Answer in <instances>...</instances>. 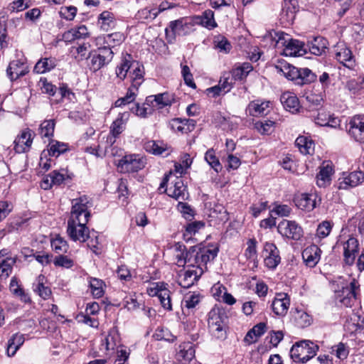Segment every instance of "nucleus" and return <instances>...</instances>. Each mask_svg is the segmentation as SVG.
Wrapping results in <instances>:
<instances>
[{"label":"nucleus","instance_id":"nucleus-42","mask_svg":"<svg viewBox=\"0 0 364 364\" xmlns=\"http://www.w3.org/2000/svg\"><path fill=\"white\" fill-rule=\"evenodd\" d=\"M125 40L124 35L121 32H114L104 36L103 47H109L112 50L113 48L121 45Z\"/></svg>","mask_w":364,"mask_h":364},{"label":"nucleus","instance_id":"nucleus-44","mask_svg":"<svg viewBox=\"0 0 364 364\" xmlns=\"http://www.w3.org/2000/svg\"><path fill=\"white\" fill-rule=\"evenodd\" d=\"M101 28L104 31H108L115 25V16L113 13L109 11H105L100 14L98 18Z\"/></svg>","mask_w":364,"mask_h":364},{"label":"nucleus","instance_id":"nucleus-7","mask_svg":"<svg viewBox=\"0 0 364 364\" xmlns=\"http://www.w3.org/2000/svg\"><path fill=\"white\" fill-rule=\"evenodd\" d=\"M360 284L358 281L353 279L349 285L344 287L341 290L336 292L337 302L346 307H352L359 299Z\"/></svg>","mask_w":364,"mask_h":364},{"label":"nucleus","instance_id":"nucleus-22","mask_svg":"<svg viewBox=\"0 0 364 364\" xmlns=\"http://www.w3.org/2000/svg\"><path fill=\"white\" fill-rule=\"evenodd\" d=\"M27 66L23 58L13 60L10 62L6 73L11 80H14L27 73Z\"/></svg>","mask_w":364,"mask_h":364},{"label":"nucleus","instance_id":"nucleus-15","mask_svg":"<svg viewBox=\"0 0 364 364\" xmlns=\"http://www.w3.org/2000/svg\"><path fill=\"white\" fill-rule=\"evenodd\" d=\"M321 198L316 193H301L294 198L295 205L301 210L310 212L321 203Z\"/></svg>","mask_w":364,"mask_h":364},{"label":"nucleus","instance_id":"nucleus-11","mask_svg":"<svg viewBox=\"0 0 364 364\" xmlns=\"http://www.w3.org/2000/svg\"><path fill=\"white\" fill-rule=\"evenodd\" d=\"M146 164L145 159L138 154L124 156L118 163L117 167L120 172L132 173L142 169Z\"/></svg>","mask_w":364,"mask_h":364},{"label":"nucleus","instance_id":"nucleus-24","mask_svg":"<svg viewBox=\"0 0 364 364\" xmlns=\"http://www.w3.org/2000/svg\"><path fill=\"white\" fill-rule=\"evenodd\" d=\"M33 142V134L30 129L24 130L14 141V149L18 153L28 151Z\"/></svg>","mask_w":364,"mask_h":364},{"label":"nucleus","instance_id":"nucleus-37","mask_svg":"<svg viewBox=\"0 0 364 364\" xmlns=\"http://www.w3.org/2000/svg\"><path fill=\"white\" fill-rule=\"evenodd\" d=\"M327 41L320 36L316 37L309 42L308 47L311 53L315 55H321L327 48Z\"/></svg>","mask_w":364,"mask_h":364},{"label":"nucleus","instance_id":"nucleus-62","mask_svg":"<svg viewBox=\"0 0 364 364\" xmlns=\"http://www.w3.org/2000/svg\"><path fill=\"white\" fill-rule=\"evenodd\" d=\"M42 92L53 96L57 90V87L51 82H48L46 77H41L39 82Z\"/></svg>","mask_w":364,"mask_h":364},{"label":"nucleus","instance_id":"nucleus-58","mask_svg":"<svg viewBox=\"0 0 364 364\" xmlns=\"http://www.w3.org/2000/svg\"><path fill=\"white\" fill-rule=\"evenodd\" d=\"M200 301V295L197 293L188 294L184 296L182 306L187 309L194 308Z\"/></svg>","mask_w":364,"mask_h":364},{"label":"nucleus","instance_id":"nucleus-17","mask_svg":"<svg viewBox=\"0 0 364 364\" xmlns=\"http://www.w3.org/2000/svg\"><path fill=\"white\" fill-rule=\"evenodd\" d=\"M264 265L270 269H275L281 262L279 251L272 242H265L264 245Z\"/></svg>","mask_w":364,"mask_h":364},{"label":"nucleus","instance_id":"nucleus-61","mask_svg":"<svg viewBox=\"0 0 364 364\" xmlns=\"http://www.w3.org/2000/svg\"><path fill=\"white\" fill-rule=\"evenodd\" d=\"M113 150H114V148L111 146V149H110L109 145V146H106L104 151L101 150L100 145H99L97 146V149L95 147H92V146L86 148V152L90 153L93 155H95L97 156H100V157H102L103 156H105L108 154L114 155V153L113 152Z\"/></svg>","mask_w":364,"mask_h":364},{"label":"nucleus","instance_id":"nucleus-20","mask_svg":"<svg viewBox=\"0 0 364 364\" xmlns=\"http://www.w3.org/2000/svg\"><path fill=\"white\" fill-rule=\"evenodd\" d=\"M203 270L200 268L188 269L178 274V283L183 288H189L200 278Z\"/></svg>","mask_w":364,"mask_h":364},{"label":"nucleus","instance_id":"nucleus-35","mask_svg":"<svg viewBox=\"0 0 364 364\" xmlns=\"http://www.w3.org/2000/svg\"><path fill=\"white\" fill-rule=\"evenodd\" d=\"M134 61L132 60L131 55H127V57L124 58L116 68L117 77L120 80H124L127 74L129 75L131 66H132Z\"/></svg>","mask_w":364,"mask_h":364},{"label":"nucleus","instance_id":"nucleus-32","mask_svg":"<svg viewBox=\"0 0 364 364\" xmlns=\"http://www.w3.org/2000/svg\"><path fill=\"white\" fill-rule=\"evenodd\" d=\"M46 277L41 274L33 284V290L43 299H48L51 295V289L45 286Z\"/></svg>","mask_w":364,"mask_h":364},{"label":"nucleus","instance_id":"nucleus-28","mask_svg":"<svg viewBox=\"0 0 364 364\" xmlns=\"http://www.w3.org/2000/svg\"><path fill=\"white\" fill-rule=\"evenodd\" d=\"M144 69L143 65L134 60L132 63L129 75L132 82L131 86L138 89L144 81Z\"/></svg>","mask_w":364,"mask_h":364},{"label":"nucleus","instance_id":"nucleus-53","mask_svg":"<svg viewBox=\"0 0 364 364\" xmlns=\"http://www.w3.org/2000/svg\"><path fill=\"white\" fill-rule=\"evenodd\" d=\"M294 321L299 328L309 326L311 323V317L305 311H297L294 315Z\"/></svg>","mask_w":364,"mask_h":364},{"label":"nucleus","instance_id":"nucleus-51","mask_svg":"<svg viewBox=\"0 0 364 364\" xmlns=\"http://www.w3.org/2000/svg\"><path fill=\"white\" fill-rule=\"evenodd\" d=\"M257 242L255 238H250L247 242V248L245 251V255L247 259L255 262L257 259Z\"/></svg>","mask_w":364,"mask_h":364},{"label":"nucleus","instance_id":"nucleus-2","mask_svg":"<svg viewBox=\"0 0 364 364\" xmlns=\"http://www.w3.org/2000/svg\"><path fill=\"white\" fill-rule=\"evenodd\" d=\"M275 68L277 73L283 75L287 79L300 85L311 83L317 78L316 75L310 69L298 68L287 62H279Z\"/></svg>","mask_w":364,"mask_h":364},{"label":"nucleus","instance_id":"nucleus-63","mask_svg":"<svg viewBox=\"0 0 364 364\" xmlns=\"http://www.w3.org/2000/svg\"><path fill=\"white\" fill-rule=\"evenodd\" d=\"M53 264L57 267H62L65 268H70L73 266L74 262L68 256L62 254L55 257Z\"/></svg>","mask_w":364,"mask_h":364},{"label":"nucleus","instance_id":"nucleus-54","mask_svg":"<svg viewBox=\"0 0 364 364\" xmlns=\"http://www.w3.org/2000/svg\"><path fill=\"white\" fill-rule=\"evenodd\" d=\"M333 223L328 220H324L319 223L316 229V235L321 239L329 235L331 232Z\"/></svg>","mask_w":364,"mask_h":364},{"label":"nucleus","instance_id":"nucleus-30","mask_svg":"<svg viewBox=\"0 0 364 364\" xmlns=\"http://www.w3.org/2000/svg\"><path fill=\"white\" fill-rule=\"evenodd\" d=\"M58 64V60L53 57L41 58L33 68V72L43 74L54 69Z\"/></svg>","mask_w":364,"mask_h":364},{"label":"nucleus","instance_id":"nucleus-52","mask_svg":"<svg viewBox=\"0 0 364 364\" xmlns=\"http://www.w3.org/2000/svg\"><path fill=\"white\" fill-rule=\"evenodd\" d=\"M214 46L220 52L228 53L230 52L232 46L227 38L223 36H217L214 38L213 41Z\"/></svg>","mask_w":364,"mask_h":364},{"label":"nucleus","instance_id":"nucleus-36","mask_svg":"<svg viewBox=\"0 0 364 364\" xmlns=\"http://www.w3.org/2000/svg\"><path fill=\"white\" fill-rule=\"evenodd\" d=\"M295 144L303 154H312L314 151V143L307 136H298L295 141Z\"/></svg>","mask_w":364,"mask_h":364},{"label":"nucleus","instance_id":"nucleus-39","mask_svg":"<svg viewBox=\"0 0 364 364\" xmlns=\"http://www.w3.org/2000/svg\"><path fill=\"white\" fill-rule=\"evenodd\" d=\"M23 336L21 334L16 333L8 341L6 353L8 356H14L18 348L24 343Z\"/></svg>","mask_w":364,"mask_h":364},{"label":"nucleus","instance_id":"nucleus-4","mask_svg":"<svg viewBox=\"0 0 364 364\" xmlns=\"http://www.w3.org/2000/svg\"><path fill=\"white\" fill-rule=\"evenodd\" d=\"M318 346L309 340H303L294 344L290 350V357L295 363H305L314 358Z\"/></svg>","mask_w":364,"mask_h":364},{"label":"nucleus","instance_id":"nucleus-34","mask_svg":"<svg viewBox=\"0 0 364 364\" xmlns=\"http://www.w3.org/2000/svg\"><path fill=\"white\" fill-rule=\"evenodd\" d=\"M15 259L0 252V277L6 278L11 274Z\"/></svg>","mask_w":364,"mask_h":364},{"label":"nucleus","instance_id":"nucleus-60","mask_svg":"<svg viewBox=\"0 0 364 364\" xmlns=\"http://www.w3.org/2000/svg\"><path fill=\"white\" fill-rule=\"evenodd\" d=\"M291 212V208L288 205L275 203L270 213L274 214V216L287 217L290 215Z\"/></svg>","mask_w":364,"mask_h":364},{"label":"nucleus","instance_id":"nucleus-1","mask_svg":"<svg viewBox=\"0 0 364 364\" xmlns=\"http://www.w3.org/2000/svg\"><path fill=\"white\" fill-rule=\"evenodd\" d=\"M88 199L84 196L72 200V210L70 217L68 220L67 232L70 239L75 242H85L91 238L87 245L90 248H96L98 244L96 232L92 235L86 226L90 213L87 209Z\"/></svg>","mask_w":364,"mask_h":364},{"label":"nucleus","instance_id":"nucleus-59","mask_svg":"<svg viewBox=\"0 0 364 364\" xmlns=\"http://www.w3.org/2000/svg\"><path fill=\"white\" fill-rule=\"evenodd\" d=\"M156 340H164L168 342H173L176 337L166 328H158L153 335Z\"/></svg>","mask_w":364,"mask_h":364},{"label":"nucleus","instance_id":"nucleus-12","mask_svg":"<svg viewBox=\"0 0 364 364\" xmlns=\"http://www.w3.org/2000/svg\"><path fill=\"white\" fill-rule=\"evenodd\" d=\"M147 293L151 296H157L164 309L171 311L172 309L171 302V292L167 289V284L156 282L154 287L147 289Z\"/></svg>","mask_w":364,"mask_h":364},{"label":"nucleus","instance_id":"nucleus-21","mask_svg":"<svg viewBox=\"0 0 364 364\" xmlns=\"http://www.w3.org/2000/svg\"><path fill=\"white\" fill-rule=\"evenodd\" d=\"M290 306V299L285 293L276 294L272 303V309L273 312L279 316H284L287 314Z\"/></svg>","mask_w":364,"mask_h":364},{"label":"nucleus","instance_id":"nucleus-10","mask_svg":"<svg viewBox=\"0 0 364 364\" xmlns=\"http://www.w3.org/2000/svg\"><path fill=\"white\" fill-rule=\"evenodd\" d=\"M191 24L187 19L180 18L171 21L168 27L165 29L166 40L169 43H172L176 36H186L190 33Z\"/></svg>","mask_w":364,"mask_h":364},{"label":"nucleus","instance_id":"nucleus-31","mask_svg":"<svg viewBox=\"0 0 364 364\" xmlns=\"http://www.w3.org/2000/svg\"><path fill=\"white\" fill-rule=\"evenodd\" d=\"M269 101L254 100L248 105L247 111L253 117L266 114L269 112Z\"/></svg>","mask_w":364,"mask_h":364},{"label":"nucleus","instance_id":"nucleus-46","mask_svg":"<svg viewBox=\"0 0 364 364\" xmlns=\"http://www.w3.org/2000/svg\"><path fill=\"white\" fill-rule=\"evenodd\" d=\"M153 110L154 109L151 103H149L148 105L146 104V100L144 104L139 105V103H136L131 108V111L136 116L144 118L146 117L149 114H151Z\"/></svg>","mask_w":364,"mask_h":364},{"label":"nucleus","instance_id":"nucleus-18","mask_svg":"<svg viewBox=\"0 0 364 364\" xmlns=\"http://www.w3.org/2000/svg\"><path fill=\"white\" fill-rule=\"evenodd\" d=\"M128 117L129 114L127 112L119 114L117 118L112 122L110 127V134L107 136L106 141V143L110 147H112L116 141V137L124 130Z\"/></svg>","mask_w":364,"mask_h":364},{"label":"nucleus","instance_id":"nucleus-19","mask_svg":"<svg viewBox=\"0 0 364 364\" xmlns=\"http://www.w3.org/2000/svg\"><path fill=\"white\" fill-rule=\"evenodd\" d=\"M343 262L347 265H352L355 262L356 255L359 250L358 240L355 237H350L343 242Z\"/></svg>","mask_w":364,"mask_h":364},{"label":"nucleus","instance_id":"nucleus-38","mask_svg":"<svg viewBox=\"0 0 364 364\" xmlns=\"http://www.w3.org/2000/svg\"><path fill=\"white\" fill-rule=\"evenodd\" d=\"M252 69L253 68L250 63H244L241 65L233 68L230 74L235 82L237 80L242 81L247 77Z\"/></svg>","mask_w":364,"mask_h":364},{"label":"nucleus","instance_id":"nucleus-25","mask_svg":"<svg viewBox=\"0 0 364 364\" xmlns=\"http://www.w3.org/2000/svg\"><path fill=\"white\" fill-rule=\"evenodd\" d=\"M321 250L316 245H312L305 248L302 252V258L306 266L315 267L320 260Z\"/></svg>","mask_w":364,"mask_h":364},{"label":"nucleus","instance_id":"nucleus-50","mask_svg":"<svg viewBox=\"0 0 364 364\" xmlns=\"http://www.w3.org/2000/svg\"><path fill=\"white\" fill-rule=\"evenodd\" d=\"M55 121L53 119H48L43 121L39 128V133L42 137L53 136L55 129Z\"/></svg>","mask_w":364,"mask_h":364},{"label":"nucleus","instance_id":"nucleus-9","mask_svg":"<svg viewBox=\"0 0 364 364\" xmlns=\"http://www.w3.org/2000/svg\"><path fill=\"white\" fill-rule=\"evenodd\" d=\"M225 313L219 309H213L208 314V328L210 332L217 338H223L225 336Z\"/></svg>","mask_w":364,"mask_h":364},{"label":"nucleus","instance_id":"nucleus-14","mask_svg":"<svg viewBox=\"0 0 364 364\" xmlns=\"http://www.w3.org/2000/svg\"><path fill=\"white\" fill-rule=\"evenodd\" d=\"M278 232L288 239L299 240L303 235V230L295 221L283 220L277 226Z\"/></svg>","mask_w":364,"mask_h":364},{"label":"nucleus","instance_id":"nucleus-5","mask_svg":"<svg viewBox=\"0 0 364 364\" xmlns=\"http://www.w3.org/2000/svg\"><path fill=\"white\" fill-rule=\"evenodd\" d=\"M276 46L283 47L282 53L285 56H301L306 53L305 45L303 42L289 38V35L284 33L278 34V40Z\"/></svg>","mask_w":364,"mask_h":364},{"label":"nucleus","instance_id":"nucleus-6","mask_svg":"<svg viewBox=\"0 0 364 364\" xmlns=\"http://www.w3.org/2000/svg\"><path fill=\"white\" fill-rule=\"evenodd\" d=\"M168 176H166L159 188L160 191L166 188L162 192L166 193L168 196L177 200H185L188 198V192L181 178L176 177L168 186Z\"/></svg>","mask_w":364,"mask_h":364},{"label":"nucleus","instance_id":"nucleus-57","mask_svg":"<svg viewBox=\"0 0 364 364\" xmlns=\"http://www.w3.org/2000/svg\"><path fill=\"white\" fill-rule=\"evenodd\" d=\"M51 247L53 250L58 254L65 253L68 249V245L67 242L60 237H56L51 241Z\"/></svg>","mask_w":364,"mask_h":364},{"label":"nucleus","instance_id":"nucleus-3","mask_svg":"<svg viewBox=\"0 0 364 364\" xmlns=\"http://www.w3.org/2000/svg\"><path fill=\"white\" fill-rule=\"evenodd\" d=\"M218 252L217 248L191 247L186 252V257H188L186 264L191 267V269L200 268L203 271V267H205L208 262L214 259L218 255Z\"/></svg>","mask_w":364,"mask_h":364},{"label":"nucleus","instance_id":"nucleus-23","mask_svg":"<svg viewBox=\"0 0 364 364\" xmlns=\"http://www.w3.org/2000/svg\"><path fill=\"white\" fill-rule=\"evenodd\" d=\"M364 181V173L362 171H353L347 176L339 178L338 188L348 189L354 188Z\"/></svg>","mask_w":364,"mask_h":364},{"label":"nucleus","instance_id":"nucleus-29","mask_svg":"<svg viewBox=\"0 0 364 364\" xmlns=\"http://www.w3.org/2000/svg\"><path fill=\"white\" fill-rule=\"evenodd\" d=\"M297 8L292 0L285 2L280 14V20L282 23L291 24L294 22Z\"/></svg>","mask_w":364,"mask_h":364},{"label":"nucleus","instance_id":"nucleus-49","mask_svg":"<svg viewBox=\"0 0 364 364\" xmlns=\"http://www.w3.org/2000/svg\"><path fill=\"white\" fill-rule=\"evenodd\" d=\"M138 91L137 88H134V87H130L126 95L123 97L119 98L115 102L114 105L115 107H122L128 104H130L131 102H134L136 96V92Z\"/></svg>","mask_w":364,"mask_h":364},{"label":"nucleus","instance_id":"nucleus-27","mask_svg":"<svg viewBox=\"0 0 364 364\" xmlns=\"http://www.w3.org/2000/svg\"><path fill=\"white\" fill-rule=\"evenodd\" d=\"M280 101L284 108L292 114L296 113L299 110V100L292 92H284L280 97Z\"/></svg>","mask_w":364,"mask_h":364},{"label":"nucleus","instance_id":"nucleus-8","mask_svg":"<svg viewBox=\"0 0 364 364\" xmlns=\"http://www.w3.org/2000/svg\"><path fill=\"white\" fill-rule=\"evenodd\" d=\"M114 52L109 47H100L90 54V70L97 72L107 65L113 59Z\"/></svg>","mask_w":364,"mask_h":364},{"label":"nucleus","instance_id":"nucleus-33","mask_svg":"<svg viewBox=\"0 0 364 364\" xmlns=\"http://www.w3.org/2000/svg\"><path fill=\"white\" fill-rule=\"evenodd\" d=\"M144 149L152 154L162 155L168 150V146L163 141L149 140L144 142Z\"/></svg>","mask_w":364,"mask_h":364},{"label":"nucleus","instance_id":"nucleus-41","mask_svg":"<svg viewBox=\"0 0 364 364\" xmlns=\"http://www.w3.org/2000/svg\"><path fill=\"white\" fill-rule=\"evenodd\" d=\"M333 173V168L329 164L321 167L319 173L316 176V183L319 187H325L331 181Z\"/></svg>","mask_w":364,"mask_h":364},{"label":"nucleus","instance_id":"nucleus-56","mask_svg":"<svg viewBox=\"0 0 364 364\" xmlns=\"http://www.w3.org/2000/svg\"><path fill=\"white\" fill-rule=\"evenodd\" d=\"M234 83L235 80L232 79L230 73H225L220 77L218 85L223 93H226L231 90Z\"/></svg>","mask_w":364,"mask_h":364},{"label":"nucleus","instance_id":"nucleus-40","mask_svg":"<svg viewBox=\"0 0 364 364\" xmlns=\"http://www.w3.org/2000/svg\"><path fill=\"white\" fill-rule=\"evenodd\" d=\"M9 288L11 293L19 297L21 301L24 303L31 302L30 296L18 284V282L16 277H13L11 279Z\"/></svg>","mask_w":364,"mask_h":364},{"label":"nucleus","instance_id":"nucleus-48","mask_svg":"<svg viewBox=\"0 0 364 364\" xmlns=\"http://www.w3.org/2000/svg\"><path fill=\"white\" fill-rule=\"evenodd\" d=\"M176 255L175 257L176 259V264L178 267H183L187 264V257H186V247L185 245L178 242L175 245Z\"/></svg>","mask_w":364,"mask_h":364},{"label":"nucleus","instance_id":"nucleus-55","mask_svg":"<svg viewBox=\"0 0 364 364\" xmlns=\"http://www.w3.org/2000/svg\"><path fill=\"white\" fill-rule=\"evenodd\" d=\"M48 153L50 156L58 157L60 154L68 150V145L59 141H53L50 144Z\"/></svg>","mask_w":364,"mask_h":364},{"label":"nucleus","instance_id":"nucleus-16","mask_svg":"<svg viewBox=\"0 0 364 364\" xmlns=\"http://www.w3.org/2000/svg\"><path fill=\"white\" fill-rule=\"evenodd\" d=\"M335 58L345 67L353 69L355 65V59L350 48L344 43H338L335 46Z\"/></svg>","mask_w":364,"mask_h":364},{"label":"nucleus","instance_id":"nucleus-64","mask_svg":"<svg viewBox=\"0 0 364 364\" xmlns=\"http://www.w3.org/2000/svg\"><path fill=\"white\" fill-rule=\"evenodd\" d=\"M204 227V223L200 221H195L191 223H188L186 226V232L184 233V237H191L192 235L196 234L199 230Z\"/></svg>","mask_w":364,"mask_h":364},{"label":"nucleus","instance_id":"nucleus-43","mask_svg":"<svg viewBox=\"0 0 364 364\" xmlns=\"http://www.w3.org/2000/svg\"><path fill=\"white\" fill-rule=\"evenodd\" d=\"M197 23L210 30L217 26L214 13L210 9L205 10L201 16L197 17Z\"/></svg>","mask_w":364,"mask_h":364},{"label":"nucleus","instance_id":"nucleus-13","mask_svg":"<svg viewBox=\"0 0 364 364\" xmlns=\"http://www.w3.org/2000/svg\"><path fill=\"white\" fill-rule=\"evenodd\" d=\"M348 133L355 141L364 143V115L358 114L350 119Z\"/></svg>","mask_w":364,"mask_h":364},{"label":"nucleus","instance_id":"nucleus-45","mask_svg":"<svg viewBox=\"0 0 364 364\" xmlns=\"http://www.w3.org/2000/svg\"><path fill=\"white\" fill-rule=\"evenodd\" d=\"M90 288L92 295L95 298H100L104 295V282L97 278H90L89 280Z\"/></svg>","mask_w":364,"mask_h":364},{"label":"nucleus","instance_id":"nucleus-26","mask_svg":"<svg viewBox=\"0 0 364 364\" xmlns=\"http://www.w3.org/2000/svg\"><path fill=\"white\" fill-rule=\"evenodd\" d=\"M174 98L172 95L168 92L160 93L156 95H151L146 97V104L151 103L152 107L164 108L170 106Z\"/></svg>","mask_w":364,"mask_h":364},{"label":"nucleus","instance_id":"nucleus-47","mask_svg":"<svg viewBox=\"0 0 364 364\" xmlns=\"http://www.w3.org/2000/svg\"><path fill=\"white\" fill-rule=\"evenodd\" d=\"M205 160L217 173L222 170V165L213 149H210L205 152Z\"/></svg>","mask_w":364,"mask_h":364}]
</instances>
